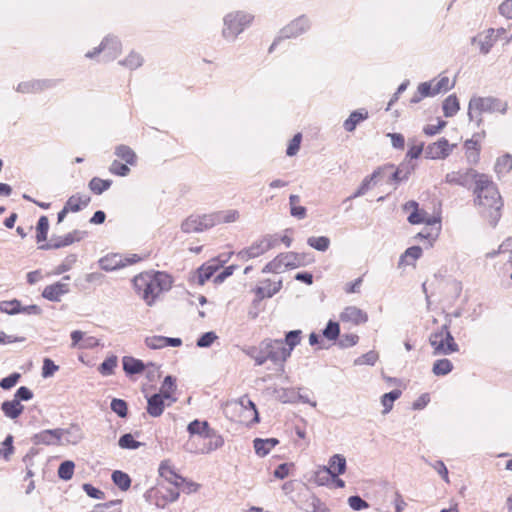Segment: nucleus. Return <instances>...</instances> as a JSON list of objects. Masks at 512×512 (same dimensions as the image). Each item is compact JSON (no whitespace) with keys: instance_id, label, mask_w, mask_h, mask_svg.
<instances>
[{"instance_id":"nucleus-1","label":"nucleus","mask_w":512,"mask_h":512,"mask_svg":"<svg viewBox=\"0 0 512 512\" xmlns=\"http://www.w3.org/2000/svg\"><path fill=\"white\" fill-rule=\"evenodd\" d=\"M172 279L164 272H143L133 279V286L139 297L148 305L152 306L157 297L164 291L171 288Z\"/></svg>"},{"instance_id":"nucleus-2","label":"nucleus","mask_w":512,"mask_h":512,"mask_svg":"<svg viewBox=\"0 0 512 512\" xmlns=\"http://www.w3.org/2000/svg\"><path fill=\"white\" fill-rule=\"evenodd\" d=\"M474 193L476 195L475 203L489 210V217L492 224L495 225L500 217L499 211L503 203L496 185L488 175L481 174L479 176Z\"/></svg>"},{"instance_id":"nucleus-3","label":"nucleus","mask_w":512,"mask_h":512,"mask_svg":"<svg viewBox=\"0 0 512 512\" xmlns=\"http://www.w3.org/2000/svg\"><path fill=\"white\" fill-rule=\"evenodd\" d=\"M508 103L500 98L493 96H473L468 104V118L471 122H475L477 127L483 123L482 115L484 113H500L506 114Z\"/></svg>"},{"instance_id":"nucleus-4","label":"nucleus","mask_w":512,"mask_h":512,"mask_svg":"<svg viewBox=\"0 0 512 512\" xmlns=\"http://www.w3.org/2000/svg\"><path fill=\"white\" fill-rule=\"evenodd\" d=\"M254 20V15L246 11H232L223 18L222 37L227 42H234Z\"/></svg>"},{"instance_id":"nucleus-5","label":"nucleus","mask_w":512,"mask_h":512,"mask_svg":"<svg viewBox=\"0 0 512 512\" xmlns=\"http://www.w3.org/2000/svg\"><path fill=\"white\" fill-rule=\"evenodd\" d=\"M451 319L429 336V344L433 348V355H451L459 351V346L450 332Z\"/></svg>"},{"instance_id":"nucleus-6","label":"nucleus","mask_w":512,"mask_h":512,"mask_svg":"<svg viewBox=\"0 0 512 512\" xmlns=\"http://www.w3.org/2000/svg\"><path fill=\"white\" fill-rule=\"evenodd\" d=\"M122 52V43L117 36L107 35L101 43L92 50L85 53V58L101 62H111Z\"/></svg>"},{"instance_id":"nucleus-7","label":"nucleus","mask_w":512,"mask_h":512,"mask_svg":"<svg viewBox=\"0 0 512 512\" xmlns=\"http://www.w3.org/2000/svg\"><path fill=\"white\" fill-rule=\"evenodd\" d=\"M311 28V20L307 15H300L286 24L279 33V36L274 40L270 46V51L273 50L278 41L283 39L297 38L307 33Z\"/></svg>"},{"instance_id":"nucleus-8","label":"nucleus","mask_w":512,"mask_h":512,"mask_svg":"<svg viewBox=\"0 0 512 512\" xmlns=\"http://www.w3.org/2000/svg\"><path fill=\"white\" fill-rule=\"evenodd\" d=\"M262 353L275 364H282L290 357V350L283 346L282 340H264L261 343Z\"/></svg>"},{"instance_id":"nucleus-9","label":"nucleus","mask_w":512,"mask_h":512,"mask_svg":"<svg viewBox=\"0 0 512 512\" xmlns=\"http://www.w3.org/2000/svg\"><path fill=\"white\" fill-rule=\"evenodd\" d=\"M275 240L271 236L263 237L255 241L251 246L237 253V257L242 261H248L256 258L274 247Z\"/></svg>"},{"instance_id":"nucleus-10","label":"nucleus","mask_w":512,"mask_h":512,"mask_svg":"<svg viewBox=\"0 0 512 512\" xmlns=\"http://www.w3.org/2000/svg\"><path fill=\"white\" fill-rule=\"evenodd\" d=\"M479 176H481L480 173L472 168H469L447 173L445 176V182L450 185L470 188L472 182H475V184L477 183Z\"/></svg>"},{"instance_id":"nucleus-11","label":"nucleus","mask_w":512,"mask_h":512,"mask_svg":"<svg viewBox=\"0 0 512 512\" xmlns=\"http://www.w3.org/2000/svg\"><path fill=\"white\" fill-rule=\"evenodd\" d=\"M151 496L155 499V504L158 507H164L169 502H175L179 498L178 488L175 486L171 487L159 483L158 486L150 491Z\"/></svg>"},{"instance_id":"nucleus-12","label":"nucleus","mask_w":512,"mask_h":512,"mask_svg":"<svg viewBox=\"0 0 512 512\" xmlns=\"http://www.w3.org/2000/svg\"><path fill=\"white\" fill-rule=\"evenodd\" d=\"M69 280L70 276L66 275L62 278V281L46 286L42 291V297L52 302L61 301V298L70 292V285L65 282Z\"/></svg>"},{"instance_id":"nucleus-13","label":"nucleus","mask_w":512,"mask_h":512,"mask_svg":"<svg viewBox=\"0 0 512 512\" xmlns=\"http://www.w3.org/2000/svg\"><path fill=\"white\" fill-rule=\"evenodd\" d=\"M454 146L446 138H440L425 148V156L432 160L445 159L451 154Z\"/></svg>"},{"instance_id":"nucleus-14","label":"nucleus","mask_w":512,"mask_h":512,"mask_svg":"<svg viewBox=\"0 0 512 512\" xmlns=\"http://www.w3.org/2000/svg\"><path fill=\"white\" fill-rule=\"evenodd\" d=\"M57 83L55 79H33L19 83L16 90L20 93H38L55 87Z\"/></svg>"},{"instance_id":"nucleus-15","label":"nucleus","mask_w":512,"mask_h":512,"mask_svg":"<svg viewBox=\"0 0 512 512\" xmlns=\"http://www.w3.org/2000/svg\"><path fill=\"white\" fill-rule=\"evenodd\" d=\"M418 206H419L418 203L415 201H408L403 206V209L406 212L411 211L408 216V222L410 224L416 225V224L426 223L428 225H432V224L438 222V220H436L435 218L429 217L425 211L419 210Z\"/></svg>"},{"instance_id":"nucleus-16","label":"nucleus","mask_w":512,"mask_h":512,"mask_svg":"<svg viewBox=\"0 0 512 512\" xmlns=\"http://www.w3.org/2000/svg\"><path fill=\"white\" fill-rule=\"evenodd\" d=\"M64 432L62 429H48L43 430L34 435L33 441L35 444L43 445H64L63 442Z\"/></svg>"},{"instance_id":"nucleus-17","label":"nucleus","mask_w":512,"mask_h":512,"mask_svg":"<svg viewBox=\"0 0 512 512\" xmlns=\"http://www.w3.org/2000/svg\"><path fill=\"white\" fill-rule=\"evenodd\" d=\"M295 254L287 253L280 254L274 260L270 261L265 265L262 272L263 273H280L283 272L287 268H296L298 263L296 262H288V258H294Z\"/></svg>"},{"instance_id":"nucleus-18","label":"nucleus","mask_w":512,"mask_h":512,"mask_svg":"<svg viewBox=\"0 0 512 512\" xmlns=\"http://www.w3.org/2000/svg\"><path fill=\"white\" fill-rule=\"evenodd\" d=\"M82 238V232L73 231L65 236H52L50 241L46 244L41 245L39 248L43 250L59 249L62 247L69 246L75 241H80Z\"/></svg>"},{"instance_id":"nucleus-19","label":"nucleus","mask_w":512,"mask_h":512,"mask_svg":"<svg viewBox=\"0 0 512 512\" xmlns=\"http://www.w3.org/2000/svg\"><path fill=\"white\" fill-rule=\"evenodd\" d=\"M339 318L341 322L352 325H360L368 321L367 313L356 306H347L344 308Z\"/></svg>"},{"instance_id":"nucleus-20","label":"nucleus","mask_w":512,"mask_h":512,"mask_svg":"<svg viewBox=\"0 0 512 512\" xmlns=\"http://www.w3.org/2000/svg\"><path fill=\"white\" fill-rule=\"evenodd\" d=\"M160 476L170 485L176 488L182 487L185 482V478L178 475L168 461H164L159 466Z\"/></svg>"},{"instance_id":"nucleus-21","label":"nucleus","mask_w":512,"mask_h":512,"mask_svg":"<svg viewBox=\"0 0 512 512\" xmlns=\"http://www.w3.org/2000/svg\"><path fill=\"white\" fill-rule=\"evenodd\" d=\"M230 255L231 253H229V255L226 258L220 261L212 260L202 265L197 271V282L200 285H203L207 280H209L214 275V273L218 270L220 264H223L227 261Z\"/></svg>"},{"instance_id":"nucleus-22","label":"nucleus","mask_w":512,"mask_h":512,"mask_svg":"<svg viewBox=\"0 0 512 512\" xmlns=\"http://www.w3.org/2000/svg\"><path fill=\"white\" fill-rule=\"evenodd\" d=\"M368 111L365 108H360L353 111L349 117L344 121L343 128L347 132H353L357 125L368 118Z\"/></svg>"},{"instance_id":"nucleus-23","label":"nucleus","mask_w":512,"mask_h":512,"mask_svg":"<svg viewBox=\"0 0 512 512\" xmlns=\"http://www.w3.org/2000/svg\"><path fill=\"white\" fill-rule=\"evenodd\" d=\"M165 397L162 394H153L147 399V412L152 417H159L164 411Z\"/></svg>"},{"instance_id":"nucleus-24","label":"nucleus","mask_w":512,"mask_h":512,"mask_svg":"<svg viewBox=\"0 0 512 512\" xmlns=\"http://www.w3.org/2000/svg\"><path fill=\"white\" fill-rule=\"evenodd\" d=\"M187 430L191 435H199L203 438L214 435V430L209 427L207 421H199L197 419L188 424Z\"/></svg>"},{"instance_id":"nucleus-25","label":"nucleus","mask_w":512,"mask_h":512,"mask_svg":"<svg viewBox=\"0 0 512 512\" xmlns=\"http://www.w3.org/2000/svg\"><path fill=\"white\" fill-rule=\"evenodd\" d=\"M1 410L7 418L16 419L22 414L24 406L17 399L6 400L1 404Z\"/></svg>"},{"instance_id":"nucleus-26","label":"nucleus","mask_w":512,"mask_h":512,"mask_svg":"<svg viewBox=\"0 0 512 512\" xmlns=\"http://www.w3.org/2000/svg\"><path fill=\"white\" fill-rule=\"evenodd\" d=\"M279 443L276 438L261 439L256 438L253 441L255 453L260 457H265Z\"/></svg>"},{"instance_id":"nucleus-27","label":"nucleus","mask_w":512,"mask_h":512,"mask_svg":"<svg viewBox=\"0 0 512 512\" xmlns=\"http://www.w3.org/2000/svg\"><path fill=\"white\" fill-rule=\"evenodd\" d=\"M282 287V281L271 282L266 280L261 286L257 287L256 293L259 299L270 298L275 295Z\"/></svg>"},{"instance_id":"nucleus-28","label":"nucleus","mask_w":512,"mask_h":512,"mask_svg":"<svg viewBox=\"0 0 512 512\" xmlns=\"http://www.w3.org/2000/svg\"><path fill=\"white\" fill-rule=\"evenodd\" d=\"M99 265L105 271L123 268V256L119 254L107 255L99 260Z\"/></svg>"},{"instance_id":"nucleus-29","label":"nucleus","mask_w":512,"mask_h":512,"mask_svg":"<svg viewBox=\"0 0 512 512\" xmlns=\"http://www.w3.org/2000/svg\"><path fill=\"white\" fill-rule=\"evenodd\" d=\"M90 202V197L85 194L72 195L65 203L67 210L70 212H78L85 208Z\"/></svg>"},{"instance_id":"nucleus-30","label":"nucleus","mask_w":512,"mask_h":512,"mask_svg":"<svg viewBox=\"0 0 512 512\" xmlns=\"http://www.w3.org/2000/svg\"><path fill=\"white\" fill-rule=\"evenodd\" d=\"M328 464L327 467L332 469L330 470L332 472V478L342 475L346 471V459L341 454L331 456Z\"/></svg>"},{"instance_id":"nucleus-31","label":"nucleus","mask_w":512,"mask_h":512,"mask_svg":"<svg viewBox=\"0 0 512 512\" xmlns=\"http://www.w3.org/2000/svg\"><path fill=\"white\" fill-rule=\"evenodd\" d=\"M122 364L123 370L130 375L141 373L146 368L145 364L141 360L130 356L123 357Z\"/></svg>"},{"instance_id":"nucleus-32","label":"nucleus","mask_w":512,"mask_h":512,"mask_svg":"<svg viewBox=\"0 0 512 512\" xmlns=\"http://www.w3.org/2000/svg\"><path fill=\"white\" fill-rule=\"evenodd\" d=\"M422 255V248L420 246H412L405 250L400 256L399 266L414 265L415 261Z\"/></svg>"},{"instance_id":"nucleus-33","label":"nucleus","mask_w":512,"mask_h":512,"mask_svg":"<svg viewBox=\"0 0 512 512\" xmlns=\"http://www.w3.org/2000/svg\"><path fill=\"white\" fill-rule=\"evenodd\" d=\"M114 153L128 165L134 166L137 162L136 153L127 145H118Z\"/></svg>"},{"instance_id":"nucleus-34","label":"nucleus","mask_w":512,"mask_h":512,"mask_svg":"<svg viewBox=\"0 0 512 512\" xmlns=\"http://www.w3.org/2000/svg\"><path fill=\"white\" fill-rule=\"evenodd\" d=\"M176 390V384L175 379L168 375L164 378V381L161 385L160 391L158 394H162L163 397H165L166 400H168L170 403L175 402V398L173 397V393Z\"/></svg>"},{"instance_id":"nucleus-35","label":"nucleus","mask_w":512,"mask_h":512,"mask_svg":"<svg viewBox=\"0 0 512 512\" xmlns=\"http://www.w3.org/2000/svg\"><path fill=\"white\" fill-rule=\"evenodd\" d=\"M442 109L446 117H453L460 109V104L456 95H449L444 100Z\"/></svg>"},{"instance_id":"nucleus-36","label":"nucleus","mask_w":512,"mask_h":512,"mask_svg":"<svg viewBox=\"0 0 512 512\" xmlns=\"http://www.w3.org/2000/svg\"><path fill=\"white\" fill-rule=\"evenodd\" d=\"M466 158L469 164L475 165L479 162L480 154L478 143L474 140H467L465 142Z\"/></svg>"},{"instance_id":"nucleus-37","label":"nucleus","mask_w":512,"mask_h":512,"mask_svg":"<svg viewBox=\"0 0 512 512\" xmlns=\"http://www.w3.org/2000/svg\"><path fill=\"white\" fill-rule=\"evenodd\" d=\"M64 432L63 442L66 444H77L82 439V433L78 426L72 425L67 429H62Z\"/></svg>"},{"instance_id":"nucleus-38","label":"nucleus","mask_w":512,"mask_h":512,"mask_svg":"<svg viewBox=\"0 0 512 512\" xmlns=\"http://www.w3.org/2000/svg\"><path fill=\"white\" fill-rule=\"evenodd\" d=\"M121 66L134 70L142 66L143 57L137 52H130L123 60L119 61Z\"/></svg>"},{"instance_id":"nucleus-39","label":"nucleus","mask_w":512,"mask_h":512,"mask_svg":"<svg viewBox=\"0 0 512 512\" xmlns=\"http://www.w3.org/2000/svg\"><path fill=\"white\" fill-rule=\"evenodd\" d=\"M495 42H496L495 29L490 28L485 32L483 39L479 40L481 53L484 55L488 54Z\"/></svg>"},{"instance_id":"nucleus-40","label":"nucleus","mask_w":512,"mask_h":512,"mask_svg":"<svg viewBox=\"0 0 512 512\" xmlns=\"http://www.w3.org/2000/svg\"><path fill=\"white\" fill-rule=\"evenodd\" d=\"M495 172L500 177L512 170V156L505 154L499 157L495 163Z\"/></svg>"},{"instance_id":"nucleus-41","label":"nucleus","mask_w":512,"mask_h":512,"mask_svg":"<svg viewBox=\"0 0 512 512\" xmlns=\"http://www.w3.org/2000/svg\"><path fill=\"white\" fill-rule=\"evenodd\" d=\"M401 396V391L398 389L392 390L388 393H385L381 397V404L384 407L383 414H387L393 408L394 402Z\"/></svg>"},{"instance_id":"nucleus-42","label":"nucleus","mask_w":512,"mask_h":512,"mask_svg":"<svg viewBox=\"0 0 512 512\" xmlns=\"http://www.w3.org/2000/svg\"><path fill=\"white\" fill-rule=\"evenodd\" d=\"M112 481L114 484L123 491H126L131 486V479L127 473L120 470H115L112 473Z\"/></svg>"},{"instance_id":"nucleus-43","label":"nucleus","mask_w":512,"mask_h":512,"mask_svg":"<svg viewBox=\"0 0 512 512\" xmlns=\"http://www.w3.org/2000/svg\"><path fill=\"white\" fill-rule=\"evenodd\" d=\"M453 369V364L449 359L443 358L434 362L432 371L437 376L449 374Z\"/></svg>"},{"instance_id":"nucleus-44","label":"nucleus","mask_w":512,"mask_h":512,"mask_svg":"<svg viewBox=\"0 0 512 512\" xmlns=\"http://www.w3.org/2000/svg\"><path fill=\"white\" fill-rule=\"evenodd\" d=\"M307 244L317 251L325 252L330 246V239L326 236H312L307 239Z\"/></svg>"},{"instance_id":"nucleus-45","label":"nucleus","mask_w":512,"mask_h":512,"mask_svg":"<svg viewBox=\"0 0 512 512\" xmlns=\"http://www.w3.org/2000/svg\"><path fill=\"white\" fill-rule=\"evenodd\" d=\"M111 184V180H103L98 177H94L89 182V188L95 194H102L104 191L110 188Z\"/></svg>"},{"instance_id":"nucleus-46","label":"nucleus","mask_w":512,"mask_h":512,"mask_svg":"<svg viewBox=\"0 0 512 512\" xmlns=\"http://www.w3.org/2000/svg\"><path fill=\"white\" fill-rule=\"evenodd\" d=\"M48 230H49V220L46 216H41L39 218V220L37 222V226H36V231H37L36 239H37L38 243L46 241Z\"/></svg>"},{"instance_id":"nucleus-47","label":"nucleus","mask_w":512,"mask_h":512,"mask_svg":"<svg viewBox=\"0 0 512 512\" xmlns=\"http://www.w3.org/2000/svg\"><path fill=\"white\" fill-rule=\"evenodd\" d=\"M330 470L332 469L328 468L327 466L320 467L314 473V482L319 486L326 485L329 482L330 478L332 477V472Z\"/></svg>"},{"instance_id":"nucleus-48","label":"nucleus","mask_w":512,"mask_h":512,"mask_svg":"<svg viewBox=\"0 0 512 512\" xmlns=\"http://www.w3.org/2000/svg\"><path fill=\"white\" fill-rule=\"evenodd\" d=\"M181 229L184 233H197L202 232L201 224L199 223L198 217H188L181 225Z\"/></svg>"},{"instance_id":"nucleus-49","label":"nucleus","mask_w":512,"mask_h":512,"mask_svg":"<svg viewBox=\"0 0 512 512\" xmlns=\"http://www.w3.org/2000/svg\"><path fill=\"white\" fill-rule=\"evenodd\" d=\"M74 467V462L70 460L62 462L58 468L59 478L65 481L70 480L73 477Z\"/></svg>"},{"instance_id":"nucleus-50","label":"nucleus","mask_w":512,"mask_h":512,"mask_svg":"<svg viewBox=\"0 0 512 512\" xmlns=\"http://www.w3.org/2000/svg\"><path fill=\"white\" fill-rule=\"evenodd\" d=\"M387 167L385 168H379L375 170L371 175L365 177L360 185V189L364 191L365 193L371 189L372 183H375V180L384 174L387 171Z\"/></svg>"},{"instance_id":"nucleus-51","label":"nucleus","mask_w":512,"mask_h":512,"mask_svg":"<svg viewBox=\"0 0 512 512\" xmlns=\"http://www.w3.org/2000/svg\"><path fill=\"white\" fill-rule=\"evenodd\" d=\"M0 310L4 313L14 315L21 312V303L17 299L2 301L0 302Z\"/></svg>"},{"instance_id":"nucleus-52","label":"nucleus","mask_w":512,"mask_h":512,"mask_svg":"<svg viewBox=\"0 0 512 512\" xmlns=\"http://www.w3.org/2000/svg\"><path fill=\"white\" fill-rule=\"evenodd\" d=\"M433 90L435 94H439L441 92L448 91L453 88L454 82H451L447 76H443L440 79H434V83L432 84Z\"/></svg>"},{"instance_id":"nucleus-53","label":"nucleus","mask_w":512,"mask_h":512,"mask_svg":"<svg viewBox=\"0 0 512 512\" xmlns=\"http://www.w3.org/2000/svg\"><path fill=\"white\" fill-rule=\"evenodd\" d=\"M218 223H233L238 220L239 212L237 210H226L216 212Z\"/></svg>"},{"instance_id":"nucleus-54","label":"nucleus","mask_w":512,"mask_h":512,"mask_svg":"<svg viewBox=\"0 0 512 512\" xmlns=\"http://www.w3.org/2000/svg\"><path fill=\"white\" fill-rule=\"evenodd\" d=\"M117 366V357L111 356L106 358L99 366L98 370L99 372L104 375L108 376L113 373L114 368Z\"/></svg>"},{"instance_id":"nucleus-55","label":"nucleus","mask_w":512,"mask_h":512,"mask_svg":"<svg viewBox=\"0 0 512 512\" xmlns=\"http://www.w3.org/2000/svg\"><path fill=\"white\" fill-rule=\"evenodd\" d=\"M110 407H111V410L114 413H116L119 417L125 418L127 416L128 407H127V403L124 400L114 398L111 401Z\"/></svg>"},{"instance_id":"nucleus-56","label":"nucleus","mask_w":512,"mask_h":512,"mask_svg":"<svg viewBox=\"0 0 512 512\" xmlns=\"http://www.w3.org/2000/svg\"><path fill=\"white\" fill-rule=\"evenodd\" d=\"M378 353L375 351H369L366 354L358 357L354 360V365H371L373 366L378 360Z\"/></svg>"},{"instance_id":"nucleus-57","label":"nucleus","mask_w":512,"mask_h":512,"mask_svg":"<svg viewBox=\"0 0 512 512\" xmlns=\"http://www.w3.org/2000/svg\"><path fill=\"white\" fill-rule=\"evenodd\" d=\"M118 444L123 449H138L142 445V443L136 441L130 433L122 435Z\"/></svg>"},{"instance_id":"nucleus-58","label":"nucleus","mask_w":512,"mask_h":512,"mask_svg":"<svg viewBox=\"0 0 512 512\" xmlns=\"http://www.w3.org/2000/svg\"><path fill=\"white\" fill-rule=\"evenodd\" d=\"M109 171L114 175L125 177L130 173V168L128 164L114 160L109 167Z\"/></svg>"},{"instance_id":"nucleus-59","label":"nucleus","mask_w":512,"mask_h":512,"mask_svg":"<svg viewBox=\"0 0 512 512\" xmlns=\"http://www.w3.org/2000/svg\"><path fill=\"white\" fill-rule=\"evenodd\" d=\"M340 328L339 324L334 321H329L323 330V336L329 340H336L339 336Z\"/></svg>"},{"instance_id":"nucleus-60","label":"nucleus","mask_w":512,"mask_h":512,"mask_svg":"<svg viewBox=\"0 0 512 512\" xmlns=\"http://www.w3.org/2000/svg\"><path fill=\"white\" fill-rule=\"evenodd\" d=\"M301 331L300 330H292L286 333L285 343L288 345L290 352L300 343L301 339Z\"/></svg>"},{"instance_id":"nucleus-61","label":"nucleus","mask_w":512,"mask_h":512,"mask_svg":"<svg viewBox=\"0 0 512 512\" xmlns=\"http://www.w3.org/2000/svg\"><path fill=\"white\" fill-rule=\"evenodd\" d=\"M217 335L213 331H209L201 335L200 338H198L196 345L200 348H208L210 347L213 342L217 339Z\"/></svg>"},{"instance_id":"nucleus-62","label":"nucleus","mask_w":512,"mask_h":512,"mask_svg":"<svg viewBox=\"0 0 512 512\" xmlns=\"http://www.w3.org/2000/svg\"><path fill=\"white\" fill-rule=\"evenodd\" d=\"M301 140H302L301 133H297L293 136V138L290 140L287 150H286V154L288 156L292 157L298 153V151L300 149Z\"/></svg>"},{"instance_id":"nucleus-63","label":"nucleus","mask_w":512,"mask_h":512,"mask_svg":"<svg viewBox=\"0 0 512 512\" xmlns=\"http://www.w3.org/2000/svg\"><path fill=\"white\" fill-rule=\"evenodd\" d=\"M13 452V436L8 435L2 443V448H0V455L3 456L4 459L8 460Z\"/></svg>"},{"instance_id":"nucleus-64","label":"nucleus","mask_w":512,"mask_h":512,"mask_svg":"<svg viewBox=\"0 0 512 512\" xmlns=\"http://www.w3.org/2000/svg\"><path fill=\"white\" fill-rule=\"evenodd\" d=\"M146 345L150 349H161L166 347V337L165 336H151L145 339Z\"/></svg>"}]
</instances>
